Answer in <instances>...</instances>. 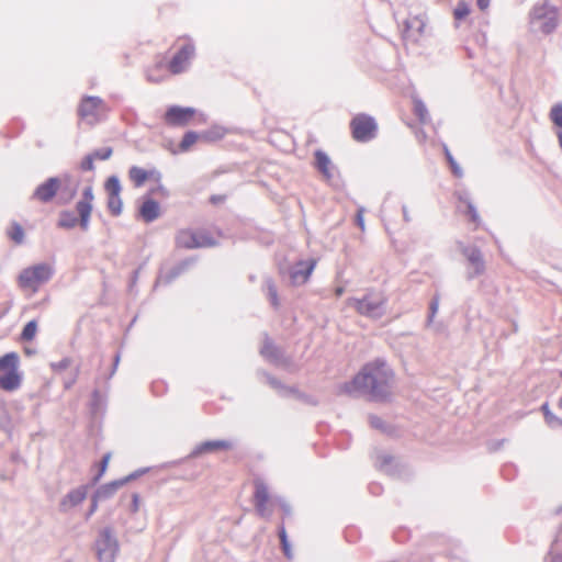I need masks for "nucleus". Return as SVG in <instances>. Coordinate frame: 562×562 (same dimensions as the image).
Returning <instances> with one entry per match:
<instances>
[{"mask_svg": "<svg viewBox=\"0 0 562 562\" xmlns=\"http://www.w3.org/2000/svg\"><path fill=\"white\" fill-rule=\"evenodd\" d=\"M393 371L383 359L363 366L361 371L339 391L351 396L368 395L372 401H384L391 393Z\"/></svg>", "mask_w": 562, "mask_h": 562, "instance_id": "obj_1", "label": "nucleus"}, {"mask_svg": "<svg viewBox=\"0 0 562 562\" xmlns=\"http://www.w3.org/2000/svg\"><path fill=\"white\" fill-rule=\"evenodd\" d=\"M93 200L94 194L92 186H87L81 193L80 200L76 203L78 216H76L72 211H61L59 213L57 226L65 229H71L79 224L82 231H88L93 210Z\"/></svg>", "mask_w": 562, "mask_h": 562, "instance_id": "obj_2", "label": "nucleus"}, {"mask_svg": "<svg viewBox=\"0 0 562 562\" xmlns=\"http://www.w3.org/2000/svg\"><path fill=\"white\" fill-rule=\"evenodd\" d=\"M529 23L532 32L551 34L559 25V10L549 0L536 4L529 14Z\"/></svg>", "mask_w": 562, "mask_h": 562, "instance_id": "obj_3", "label": "nucleus"}, {"mask_svg": "<svg viewBox=\"0 0 562 562\" xmlns=\"http://www.w3.org/2000/svg\"><path fill=\"white\" fill-rule=\"evenodd\" d=\"M20 357L16 352H8L0 357V389L13 392L21 386L22 373L19 371Z\"/></svg>", "mask_w": 562, "mask_h": 562, "instance_id": "obj_4", "label": "nucleus"}, {"mask_svg": "<svg viewBox=\"0 0 562 562\" xmlns=\"http://www.w3.org/2000/svg\"><path fill=\"white\" fill-rule=\"evenodd\" d=\"M94 549L100 562H114L120 544L112 528L105 527L99 531Z\"/></svg>", "mask_w": 562, "mask_h": 562, "instance_id": "obj_5", "label": "nucleus"}, {"mask_svg": "<svg viewBox=\"0 0 562 562\" xmlns=\"http://www.w3.org/2000/svg\"><path fill=\"white\" fill-rule=\"evenodd\" d=\"M53 276V269L47 263H38L21 271L18 278L19 285L23 289H36L47 282Z\"/></svg>", "mask_w": 562, "mask_h": 562, "instance_id": "obj_6", "label": "nucleus"}, {"mask_svg": "<svg viewBox=\"0 0 562 562\" xmlns=\"http://www.w3.org/2000/svg\"><path fill=\"white\" fill-rule=\"evenodd\" d=\"M350 128L357 142L367 143L375 137L378 124L372 116L361 113L351 120Z\"/></svg>", "mask_w": 562, "mask_h": 562, "instance_id": "obj_7", "label": "nucleus"}, {"mask_svg": "<svg viewBox=\"0 0 562 562\" xmlns=\"http://www.w3.org/2000/svg\"><path fill=\"white\" fill-rule=\"evenodd\" d=\"M458 249L469 263V270L467 272L468 280H473L485 272V260L479 247L458 243Z\"/></svg>", "mask_w": 562, "mask_h": 562, "instance_id": "obj_8", "label": "nucleus"}, {"mask_svg": "<svg viewBox=\"0 0 562 562\" xmlns=\"http://www.w3.org/2000/svg\"><path fill=\"white\" fill-rule=\"evenodd\" d=\"M384 299L380 294L369 293L362 299H351L350 305L357 310L360 314L379 318L384 313Z\"/></svg>", "mask_w": 562, "mask_h": 562, "instance_id": "obj_9", "label": "nucleus"}, {"mask_svg": "<svg viewBox=\"0 0 562 562\" xmlns=\"http://www.w3.org/2000/svg\"><path fill=\"white\" fill-rule=\"evenodd\" d=\"M106 111L104 101L99 97L91 95L85 97L78 108V114L89 122L98 121Z\"/></svg>", "mask_w": 562, "mask_h": 562, "instance_id": "obj_10", "label": "nucleus"}, {"mask_svg": "<svg viewBox=\"0 0 562 562\" xmlns=\"http://www.w3.org/2000/svg\"><path fill=\"white\" fill-rule=\"evenodd\" d=\"M61 188L63 180L58 177H50L36 187L31 199L41 203H49Z\"/></svg>", "mask_w": 562, "mask_h": 562, "instance_id": "obj_11", "label": "nucleus"}, {"mask_svg": "<svg viewBox=\"0 0 562 562\" xmlns=\"http://www.w3.org/2000/svg\"><path fill=\"white\" fill-rule=\"evenodd\" d=\"M194 52L195 48L192 43L184 44L169 61V71L173 75H179L186 71L194 56Z\"/></svg>", "mask_w": 562, "mask_h": 562, "instance_id": "obj_12", "label": "nucleus"}, {"mask_svg": "<svg viewBox=\"0 0 562 562\" xmlns=\"http://www.w3.org/2000/svg\"><path fill=\"white\" fill-rule=\"evenodd\" d=\"M316 266V261L314 259L311 260H300L289 269L290 281L293 285H302L304 284L311 277L314 268Z\"/></svg>", "mask_w": 562, "mask_h": 562, "instance_id": "obj_13", "label": "nucleus"}, {"mask_svg": "<svg viewBox=\"0 0 562 562\" xmlns=\"http://www.w3.org/2000/svg\"><path fill=\"white\" fill-rule=\"evenodd\" d=\"M315 167L316 169L323 175L325 180L334 186L338 187V180L336 179V168L331 164L328 155L324 153L323 150H316L315 151Z\"/></svg>", "mask_w": 562, "mask_h": 562, "instance_id": "obj_14", "label": "nucleus"}, {"mask_svg": "<svg viewBox=\"0 0 562 562\" xmlns=\"http://www.w3.org/2000/svg\"><path fill=\"white\" fill-rule=\"evenodd\" d=\"M194 113L193 108L172 105L166 111L165 121L172 126H183L193 117Z\"/></svg>", "mask_w": 562, "mask_h": 562, "instance_id": "obj_15", "label": "nucleus"}, {"mask_svg": "<svg viewBox=\"0 0 562 562\" xmlns=\"http://www.w3.org/2000/svg\"><path fill=\"white\" fill-rule=\"evenodd\" d=\"M254 497H255V506H256V510H257L258 515L261 517H265V518L269 517L270 512L267 508V504L269 502V491H268V486L266 485V483L260 479H257L255 481Z\"/></svg>", "mask_w": 562, "mask_h": 562, "instance_id": "obj_16", "label": "nucleus"}, {"mask_svg": "<svg viewBox=\"0 0 562 562\" xmlns=\"http://www.w3.org/2000/svg\"><path fill=\"white\" fill-rule=\"evenodd\" d=\"M426 22L424 16L414 15L405 20L403 37L407 41L417 42L424 33Z\"/></svg>", "mask_w": 562, "mask_h": 562, "instance_id": "obj_17", "label": "nucleus"}, {"mask_svg": "<svg viewBox=\"0 0 562 562\" xmlns=\"http://www.w3.org/2000/svg\"><path fill=\"white\" fill-rule=\"evenodd\" d=\"M260 355L269 362L276 366H283L288 363L286 358L281 348L276 346L273 341L266 335L262 347L260 348Z\"/></svg>", "mask_w": 562, "mask_h": 562, "instance_id": "obj_18", "label": "nucleus"}, {"mask_svg": "<svg viewBox=\"0 0 562 562\" xmlns=\"http://www.w3.org/2000/svg\"><path fill=\"white\" fill-rule=\"evenodd\" d=\"M88 485H80L77 488L71 490L68 492L60 501L59 503V509L61 512H68L69 509L78 506L81 504L87 495H88Z\"/></svg>", "mask_w": 562, "mask_h": 562, "instance_id": "obj_19", "label": "nucleus"}, {"mask_svg": "<svg viewBox=\"0 0 562 562\" xmlns=\"http://www.w3.org/2000/svg\"><path fill=\"white\" fill-rule=\"evenodd\" d=\"M233 443L229 440H209L203 441L194 447L190 457L195 458L204 453H211L218 450H229Z\"/></svg>", "mask_w": 562, "mask_h": 562, "instance_id": "obj_20", "label": "nucleus"}, {"mask_svg": "<svg viewBox=\"0 0 562 562\" xmlns=\"http://www.w3.org/2000/svg\"><path fill=\"white\" fill-rule=\"evenodd\" d=\"M138 214L146 223L156 221L160 216L159 203L149 196H144Z\"/></svg>", "mask_w": 562, "mask_h": 562, "instance_id": "obj_21", "label": "nucleus"}, {"mask_svg": "<svg viewBox=\"0 0 562 562\" xmlns=\"http://www.w3.org/2000/svg\"><path fill=\"white\" fill-rule=\"evenodd\" d=\"M195 261L196 260L194 258H187V259L182 260L181 262L176 265L173 268H171L168 272H166L165 274H161L158 278V280L156 281L155 286H157L159 283H165V284L171 283L175 279H177L179 276H181L187 270H189V268L192 267L195 263Z\"/></svg>", "mask_w": 562, "mask_h": 562, "instance_id": "obj_22", "label": "nucleus"}, {"mask_svg": "<svg viewBox=\"0 0 562 562\" xmlns=\"http://www.w3.org/2000/svg\"><path fill=\"white\" fill-rule=\"evenodd\" d=\"M124 485V481L115 480L110 483L101 485L95 492L94 495L100 501L108 499L112 497L115 492Z\"/></svg>", "mask_w": 562, "mask_h": 562, "instance_id": "obj_23", "label": "nucleus"}, {"mask_svg": "<svg viewBox=\"0 0 562 562\" xmlns=\"http://www.w3.org/2000/svg\"><path fill=\"white\" fill-rule=\"evenodd\" d=\"M164 68V61H157L153 67L146 69V79L153 83L161 82L166 78Z\"/></svg>", "mask_w": 562, "mask_h": 562, "instance_id": "obj_24", "label": "nucleus"}, {"mask_svg": "<svg viewBox=\"0 0 562 562\" xmlns=\"http://www.w3.org/2000/svg\"><path fill=\"white\" fill-rule=\"evenodd\" d=\"M217 244V240L209 232H195V248H210L216 246Z\"/></svg>", "mask_w": 562, "mask_h": 562, "instance_id": "obj_25", "label": "nucleus"}, {"mask_svg": "<svg viewBox=\"0 0 562 562\" xmlns=\"http://www.w3.org/2000/svg\"><path fill=\"white\" fill-rule=\"evenodd\" d=\"M177 245L186 249L195 248V232L181 231L176 238Z\"/></svg>", "mask_w": 562, "mask_h": 562, "instance_id": "obj_26", "label": "nucleus"}, {"mask_svg": "<svg viewBox=\"0 0 562 562\" xmlns=\"http://www.w3.org/2000/svg\"><path fill=\"white\" fill-rule=\"evenodd\" d=\"M128 177L136 188H140L147 181V170L132 166L128 170Z\"/></svg>", "mask_w": 562, "mask_h": 562, "instance_id": "obj_27", "label": "nucleus"}, {"mask_svg": "<svg viewBox=\"0 0 562 562\" xmlns=\"http://www.w3.org/2000/svg\"><path fill=\"white\" fill-rule=\"evenodd\" d=\"M263 289L267 293V297L270 301V304L274 308H278L280 303H279L278 290H277V286H276L273 280L270 278L265 279Z\"/></svg>", "mask_w": 562, "mask_h": 562, "instance_id": "obj_28", "label": "nucleus"}, {"mask_svg": "<svg viewBox=\"0 0 562 562\" xmlns=\"http://www.w3.org/2000/svg\"><path fill=\"white\" fill-rule=\"evenodd\" d=\"M109 196L120 195L122 191L121 182L117 176H110L104 184Z\"/></svg>", "mask_w": 562, "mask_h": 562, "instance_id": "obj_29", "label": "nucleus"}, {"mask_svg": "<svg viewBox=\"0 0 562 562\" xmlns=\"http://www.w3.org/2000/svg\"><path fill=\"white\" fill-rule=\"evenodd\" d=\"M278 535H279V538H280V542H281L283 554L285 555V558L288 560H292L293 559V552H292V549H291V544H290V542L288 540V535H286V531H285V528H284L283 525H281L279 527Z\"/></svg>", "mask_w": 562, "mask_h": 562, "instance_id": "obj_30", "label": "nucleus"}, {"mask_svg": "<svg viewBox=\"0 0 562 562\" xmlns=\"http://www.w3.org/2000/svg\"><path fill=\"white\" fill-rule=\"evenodd\" d=\"M261 374L266 378V381L267 383L273 387L274 390H277L280 394L282 395H285L290 392H294L293 389H290V387H286L284 386L278 379H276L274 376H272L271 374L267 373V372H261Z\"/></svg>", "mask_w": 562, "mask_h": 562, "instance_id": "obj_31", "label": "nucleus"}, {"mask_svg": "<svg viewBox=\"0 0 562 562\" xmlns=\"http://www.w3.org/2000/svg\"><path fill=\"white\" fill-rule=\"evenodd\" d=\"M414 113L418 117L420 123L425 124L428 122V110L420 99H414Z\"/></svg>", "mask_w": 562, "mask_h": 562, "instance_id": "obj_32", "label": "nucleus"}, {"mask_svg": "<svg viewBox=\"0 0 562 562\" xmlns=\"http://www.w3.org/2000/svg\"><path fill=\"white\" fill-rule=\"evenodd\" d=\"M225 135V130L220 126H214L210 128L209 131H204L201 133V139H204L206 142H214L223 138Z\"/></svg>", "mask_w": 562, "mask_h": 562, "instance_id": "obj_33", "label": "nucleus"}, {"mask_svg": "<svg viewBox=\"0 0 562 562\" xmlns=\"http://www.w3.org/2000/svg\"><path fill=\"white\" fill-rule=\"evenodd\" d=\"M459 200L465 204V206H467V214L470 216V220L473 223L479 224L480 223V215H479V213L476 211L475 205L472 203V201L469 199V196L467 194L460 195Z\"/></svg>", "mask_w": 562, "mask_h": 562, "instance_id": "obj_34", "label": "nucleus"}, {"mask_svg": "<svg viewBox=\"0 0 562 562\" xmlns=\"http://www.w3.org/2000/svg\"><path fill=\"white\" fill-rule=\"evenodd\" d=\"M198 139H201V133H196V132H193V131H189L187 132L183 137H182V140L180 142V149L182 151H186L188 150Z\"/></svg>", "mask_w": 562, "mask_h": 562, "instance_id": "obj_35", "label": "nucleus"}, {"mask_svg": "<svg viewBox=\"0 0 562 562\" xmlns=\"http://www.w3.org/2000/svg\"><path fill=\"white\" fill-rule=\"evenodd\" d=\"M37 331V323L36 321L32 319L29 323L25 324V326L22 329L21 333V339L23 341H31Z\"/></svg>", "mask_w": 562, "mask_h": 562, "instance_id": "obj_36", "label": "nucleus"}, {"mask_svg": "<svg viewBox=\"0 0 562 562\" xmlns=\"http://www.w3.org/2000/svg\"><path fill=\"white\" fill-rule=\"evenodd\" d=\"M123 201L121 195L108 196V209L112 215L119 216L122 213Z\"/></svg>", "mask_w": 562, "mask_h": 562, "instance_id": "obj_37", "label": "nucleus"}, {"mask_svg": "<svg viewBox=\"0 0 562 562\" xmlns=\"http://www.w3.org/2000/svg\"><path fill=\"white\" fill-rule=\"evenodd\" d=\"M439 302H440V296L438 294H435L429 303V314H428L427 322H426L427 327H430L434 323L435 316L439 310Z\"/></svg>", "mask_w": 562, "mask_h": 562, "instance_id": "obj_38", "label": "nucleus"}, {"mask_svg": "<svg viewBox=\"0 0 562 562\" xmlns=\"http://www.w3.org/2000/svg\"><path fill=\"white\" fill-rule=\"evenodd\" d=\"M77 194V184L72 187L65 186L64 190L61 191L58 201L60 204H68Z\"/></svg>", "mask_w": 562, "mask_h": 562, "instance_id": "obj_39", "label": "nucleus"}, {"mask_svg": "<svg viewBox=\"0 0 562 562\" xmlns=\"http://www.w3.org/2000/svg\"><path fill=\"white\" fill-rule=\"evenodd\" d=\"M443 150H445L446 158L450 165L452 173L456 177L461 178L463 176V171H462L461 167L457 164V161L454 160L453 156L451 155L450 150L448 149V147L446 145L443 146Z\"/></svg>", "mask_w": 562, "mask_h": 562, "instance_id": "obj_40", "label": "nucleus"}, {"mask_svg": "<svg viewBox=\"0 0 562 562\" xmlns=\"http://www.w3.org/2000/svg\"><path fill=\"white\" fill-rule=\"evenodd\" d=\"M550 120L554 125L562 128V103H557L551 108Z\"/></svg>", "mask_w": 562, "mask_h": 562, "instance_id": "obj_41", "label": "nucleus"}, {"mask_svg": "<svg viewBox=\"0 0 562 562\" xmlns=\"http://www.w3.org/2000/svg\"><path fill=\"white\" fill-rule=\"evenodd\" d=\"M9 236L15 244H22L24 240V231L22 226L18 223H13Z\"/></svg>", "mask_w": 562, "mask_h": 562, "instance_id": "obj_42", "label": "nucleus"}, {"mask_svg": "<svg viewBox=\"0 0 562 562\" xmlns=\"http://www.w3.org/2000/svg\"><path fill=\"white\" fill-rule=\"evenodd\" d=\"M470 13L469 4L464 1H459L454 11L453 15L456 20H462Z\"/></svg>", "mask_w": 562, "mask_h": 562, "instance_id": "obj_43", "label": "nucleus"}, {"mask_svg": "<svg viewBox=\"0 0 562 562\" xmlns=\"http://www.w3.org/2000/svg\"><path fill=\"white\" fill-rule=\"evenodd\" d=\"M112 148L111 147H103L93 150L91 154L93 155L94 159L99 160H106L112 156Z\"/></svg>", "mask_w": 562, "mask_h": 562, "instance_id": "obj_44", "label": "nucleus"}, {"mask_svg": "<svg viewBox=\"0 0 562 562\" xmlns=\"http://www.w3.org/2000/svg\"><path fill=\"white\" fill-rule=\"evenodd\" d=\"M94 157L93 155L90 153L88 154L80 162V168L81 170L83 171H92L94 170Z\"/></svg>", "mask_w": 562, "mask_h": 562, "instance_id": "obj_45", "label": "nucleus"}, {"mask_svg": "<svg viewBox=\"0 0 562 562\" xmlns=\"http://www.w3.org/2000/svg\"><path fill=\"white\" fill-rule=\"evenodd\" d=\"M546 419V423L551 427V428H562V419L558 416H555L552 412L551 414H547V417L544 418Z\"/></svg>", "mask_w": 562, "mask_h": 562, "instance_id": "obj_46", "label": "nucleus"}, {"mask_svg": "<svg viewBox=\"0 0 562 562\" xmlns=\"http://www.w3.org/2000/svg\"><path fill=\"white\" fill-rule=\"evenodd\" d=\"M369 423L372 428L380 429L385 431V424L379 416L371 415L369 416Z\"/></svg>", "mask_w": 562, "mask_h": 562, "instance_id": "obj_47", "label": "nucleus"}, {"mask_svg": "<svg viewBox=\"0 0 562 562\" xmlns=\"http://www.w3.org/2000/svg\"><path fill=\"white\" fill-rule=\"evenodd\" d=\"M101 404H102V396L98 390H94L92 392V398H91L92 411L94 413H97L99 407L101 406Z\"/></svg>", "mask_w": 562, "mask_h": 562, "instance_id": "obj_48", "label": "nucleus"}, {"mask_svg": "<svg viewBox=\"0 0 562 562\" xmlns=\"http://www.w3.org/2000/svg\"><path fill=\"white\" fill-rule=\"evenodd\" d=\"M149 194L167 198L169 196V191L160 182H157V186L149 190Z\"/></svg>", "mask_w": 562, "mask_h": 562, "instance_id": "obj_49", "label": "nucleus"}, {"mask_svg": "<svg viewBox=\"0 0 562 562\" xmlns=\"http://www.w3.org/2000/svg\"><path fill=\"white\" fill-rule=\"evenodd\" d=\"M110 458H111L110 453H106L103 456V458L101 460V464H100V472L95 475L94 481H98L103 475V473L108 467Z\"/></svg>", "mask_w": 562, "mask_h": 562, "instance_id": "obj_50", "label": "nucleus"}, {"mask_svg": "<svg viewBox=\"0 0 562 562\" xmlns=\"http://www.w3.org/2000/svg\"><path fill=\"white\" fill-rule=\"evenodd\" d=\"M99 498L93 494L91 497L90 508L86 514V519H89L98 509Z\"/></svg>", "mask_w": 562, "mask_h": 562, "instance_id": "obj_51", "label": "nucleus"}, {"mask_svg": "<svg viewBox=\"0 0 562 562\" xmlns=\"http://www.w3.org/2000/svg\"><path fill=\"white\" fill-rule=\"evenodd\" d=\"M162 178V175L157 169L147 170V180H154L156 182H160Z\"/></svg>", "mask_w": 562, "mask_h": 562, "instance_id": "obj_52", "label": "nucleus"}, {"mask_svg": "<svg viewBox=\"0 0 562 562\" xmlns=\"http://www.w3.org/2000/svg\"><path fill=\"white\" fill-rule=\"evenodd\" d=\"M138 274H139V269H136L133 271L131 280H130V284H128L130 292H133V290L137 283V280H138Z\"/></svg>", "mask_w": 562, "mask_h": 562, "instance_id": "obj_53", "label": "nucleus"}, {"mask_svg": "<svg viewBox=\"0 0 562 562\" xmlns=\"http://www.w3.org/2000/svg\"><path fill=\"white\" fill-rule=\"evenodd\" d=\"M139 508V495L137 493H134L132 495V504H131V512L136 513Z\"/></svg>", "mask_w": 562, "mask_h": 562, "instance_id": "obj_54", "label": "nucleus"}, {"mask_svg": "<svg viewBox=\"0 0 562 562\" xmlns=\"http://www.w3.org/2000/svg\"><path fill=\"white\" fill-rule=\"evenodd\" d=\"M69 363H70V360L65 358V359L60 360L57 364H54V367L59 370H64V369L68 368Z\"/></svg>", "mask_w": 562, "mask_h": 562, "instance_id": "obj_55", "label": "nucleus"}, {"mask_svg": "<svg viewBox=\"0 0 562 562\" xmlns=\"http://www.w3.org/2000/svg\"><path fill=\"white\" fill-rule=\"evenodd\" d=\"M357 224L358 226L363 229L364 228V223H363V215H362V209L358 210V213H357Z\"/></svg>", "mask_w": 562, "mask_h": 562, "instance_id": "obj_56", "label": "nucleus"}, {"mask_svg": "<svg viewBox=\"0 0 562 562\" xmlns=\"http://www.w3.org/2000/svg\"><path fill=\"white\" fill-rule=\"evenodd\" d=\"M120 358H121L120 353H116L115 357H114V362H113L112 370L110 372V378L115 373L116 368H117L119 362H120Z\"/></svg>", "mask_w": 562, "mask_h": 562, "instance_id": "obj_57", "label": "nucleus"}, {"mask_svg": "<svg viewBox=\"0 0 562 562\" xmlns=\"http://www.w3.org/2000/svg\"><path fill=\"white\" fill-rule=\"evenodd\" d=\"M476 3L481 10H485L490 5V0H477Z\"/></svg>", "mask_w": 562, "mask_h": 562, "instance_id": "obj_58", "label": "nucleus"}, {"mask_svg": "<svg viewBox=\"0 0 562 562\" xmlns=\"http://www.w3.org/2000/svg\"><path fill=\"white\" fill-rule=\"evenodd\" d=\"M135 479H137V474H136V472H133V473L128 474L127 476L120 479V481H124V485H125L127 482L135 480Z\"/></svg>", "mask_w": 562, "mask_h": 562, "instance_id": "obj_59", "label": "nucleus"}, {"mask_svg": "<svg viewBox=\"0 0 562 562\" xmlns=\"http://www.w3.org/2000/svg\"><path fill=\"white\" fill-rule=\"evenodd\" d=\"M551 562H562V553H551Z\"/></svg>", "mask_w": 562, "mask_h": 562, "instance_id": "obj_60", "label": "nucleus"}, {"mask_svg": "<svg viewBox=\"0 0 562 562\" xmlns=\"http://www.w3.org/2000/svg\"><path fill=\"white\" fill-rule=\"evenodd\" d=\"M402 211H403V217H404V221H405V222H409V221H411V216H409V214H408L407 206H406V205H403V206H402Z\"/></svg>", "mask_w": 562, "mask_h": 562, "instance_id": "obj_61", "label": "nucleus"}, {"mask_svg": "<svg viewBox=\"0 0 562 562\" xmlns=\"http://www.w3.org/2000/svg\"><path fill=\"white\" fill-rule=\"evenodd\" d=\"M541 411L543 412L544 418L547 417V414H551V411L549 409V405H548V403H544V404L541 406Z\"/></svg>", "mask_w": 562, "mask_h": 562, "instance_id": "obj_62", "label": "nucleus"}, {"mask_svg": "<svg viewBox=\"0 0 562 562\" xmlns=\"http://www.w3.org/2000/svg\"><path fill=\"white\" fill-rule=\"evenodd\" d=\"M391 461H392V457L391 456L385 454V456L382 457V465H386Z\"/></svg>", "mask_w": 562, "mask_h": 562, "instance_id": "obj_63", "label": "nucleus"}, {"mask_svg": "<svg viewBox=\"0 0 562 562\" xmlns=\"http://www.w3.org/2000/svg\"><path fill=\"white\" fill-rule=\"evenodd\" d=\"M370 490H371V492H372L373 494H378V493L380 492V490H381V486H380V485H378V484H372V485L370 486Z\"/></svg>", "mask_w": 562, "mask_h": 562, "instance_id": "obj_64", "label": "nucleus"}]
</instances>
